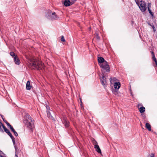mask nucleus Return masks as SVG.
<instances>
[{"mask_svg":"<svg viewBox=\"0 0 157 157\" xmlns=\"http://www.w3.org/2000/svg\"><path fill=\"white\" fill-rule=\"evenodd\" d=\"M29 67L32 69H42L44 67V65L41 61H39L34 58H30L29 59Z\"/></svg>","mask_w":157,"mask_h":157,"instance_id":"nucleus-1","label":"nucleus"},{"mask_svg":"<svg viewBox=\"0 0 157 157\" xmlns=\"http://www.w3.org/2000/svg\"><path fill=\"white\" fill-rule=\"evenodd\" d=\"M25 118L26 119V123L29 129L31 131H33V129L34 127V121L30 116L28 114H26L25 116Z\"/></svg>","mask_w":157,"mask_h":157,"instance_id":"nucleus-2","label":"nucleus"},{"mask_svg":"<svg viewBox=\"0 0 157 157\" xmlns=\"http://www.w3.org/2000/svg\"><path fill=\"white\" fill-rule=\"evenodd\" d=\"M110 86L111 87L112 93L115 95L118 96L120 94L119 89L120 88L121 84L120 82H115L111 84Z\"/></svg>","mask_w":157,"mask_h":157,"instance_id":"nucleus-3","label":"nucleus"},{"mask_svg":"<svg viewBox=\"0 0 157 157\" xmlns=\"http://www.w3.org/2000/svg\"><path fill=\"white\" fill-rule=\"evenodd\" d=\"M45 16L48 19L51 20H56L59 18L55 12L50 10H47L45 13Z\"/></svg>","mask_w":157,"mask_h":157,"instance_id":"nucleus-4","label":"nucleus"},{"mask_svg":"<svg viewBox=\"0 0 157 157\" xmlns=\"http://www.w3.org/2000/svg\"><path fill=\"white\" fill-rule=\"evenodd\" d=\"M135 2L141 11L144 12L145 11L147 8L146 4L142 0H135Z\"/></svg>","mask_w":157,"mask_h":157,"instance_id":"nucleus-5","label":"nucleus"},{"mask_svg":"<svg viewBox=\"0 0 157 157\" xmlns=\"http://www.w3.org/2000/svg\"><path fill=\"white\" fill-rule=\"evenodd\" d=\"M101 68L102 72H103V71H106L109 72L110 71V68L108 65V62L105 61L104 63L99 64Z\"/></svg>","mask_w":157,"mask_h":157,"instance_id":"nucleus-6","label":"nucleus"},{"mask_svg":"<svg viewBox=\"0 0 157 157\" xmlns=\"http://www.w3.org/2000/svg\"><path fill=\"white\" fill-rule=\"evenodd\" d=\"M102 75L101 78H100V80L102 84L104 87L106 86L107 84L106 80V78L104 76V74L103 72H102Z\"/></svg>","mask_w":157,"mask_h":157,"instance_id":"nucleus-7","label":"nucleus"},{"mask_svg":"<svg viewBox=\"0 0 157 157\" xmlns=\"http://www.w3.org/2000/svg\"><path fill=\"white\" fill-rule=\"evenodd\" d=\"M93 144L94 145V147L96 151L98 153H101V151L100 148L97 142L96 141L93 142Z\"/></svg>","mask_w":157,"mask_h":157,"instance_id":"nucleus-8","label":"nucleus"},{"mask_svg":"<svg viewBox=\"0 0 157 157\" xmlns=\"http://www.w3.org/2000/svg\"><path fill=\"white\" fill-rule=\"evenodd\" d=\"M46 108L47 109V113L48 117L51 119L52 120H54V118L51 115V113L50 111V109L49 107L48 106H47L46 107Z\"/></svg>","mask_w":157,"mask_h":157,"instance_id":"nucleus-9","label":"nucleus"},{"mask_svg":"<svg viewBox=\"0 0 157 157\" xmlns=\"http://www.w3.org/2000/svg\"><path fill=\"white\" fill-rule=\"evenodd\" d=\"M98 60L99 64L103 63H104L106 61L103 57H98Z\"/></svg>","mask_w":157,"mask_h":157,"instance_id":"nucleus-10","label":"nucleus"},{"mask_svg":"<svg viewBox=\"0 0 157 157\" xmlns=\"http://www.w3.org/2000/svg\"><path fill=\"white\" fill-rule=\"evenodd\" d=\"M117 79L115 77H112L110 78V84H113L115 82H117Z\"/></svg>","mask_w":157,"mask_h":157,"instance_id":"nucleus-11","label":"nucleus"},{"mask_svg":"<svg viewBox=\"0 0 157 157\" xmlns=\"http://www.w3.org/2000/svg\"><path fill=\"white\" fill-rule=\"evenodd\" d=\"M63 4L66 6H68L72 5L69 0H65L63 2Z\"/></svg>","mask_w":157,"mask_h":157,"instance_id":"nucleus-12","label":"nucleus"},{"mask_svg":"<svg viewBox=\"0 0 157 157\" xmlns=\"http://www.w3.org/2000/svg\"><path fill=\"white\" fill-rule=\"evenodd\" d=\"M15 63L17 65H19L20 63V61L17 56L13 58Z\"/></svg>","mask_w":157,"mask_h":157,"instance_id":"nucleus-13","label":"nucleus"},{"mask_svg":"<svg viewBox=\"0 0 157 157\" xmlns=\"http://www.w3.org/2000/svg\"><path fill=\"white\" fill-rule=\"evenodd\" d=\"M32 86L30 85V82L28 81L26 84V89L27 90H29L31 89Z\"/></svg>","mask_w":157,"mask_h":157,"instance_id":"nucleus-14","label":"nucleus"},{"mask_svg":"<svg viewBox=\"0 0 157 157\" xmlns=\"http://www.w3.org/2000/svg\"><path fill=\"white\" fill-rule=\"evenodd\" d=\"M63 122L66 127H67L69 126V125L68 122L66 120V119L64 118L63 120Z\"/></svg>","mask_w":157,"mask_h":157,"instance_id":"nucleus-15","label":"nucleus"},{"mask_svg":"<svg viewBox=\"0 0 157 157\" xmlns=\"http://www.w3.org/2000/svg\"><path fill=\"white\" fill-rule=\"evenodd\" d=\"M145 127L148 131H150L151 129V126L148 123H146L145 124Z\"/></svg>","mask_w":157,"mask_h":157,"instance_id":"nucleus-16","label":"nucleus"},{"mask_svg":"<svg viewBox=\"0 0 157 157\" xmlns=\"http://www.w3.org/2000/svg\"><path fill=\"white\" fill-rule=\"evenodd\" d=\"M148 7H147L148 10L149 12L150 13V14L152 15L153 16V14L151 12V10L150 9V7L151 6V4L150 3H148Z\"/></svg>","mask_w":157,"mask_h":157,"instance_id":"nucleus-17","label":"nucleus"},{"mask_svg":"<svg viewBox=\"0 0 157 157\" xmlns=\"http://www.w3.org/2000/svg\"><path fill=\"white\" fill-rule=\"evenodd\" d=\"M139 111L141 113H143L145 111V108L144 107H141L139 108Z\"/></svg>","mask_w":157,"mask_h":157,"instance_id":"nucleus-18","label":"nucleus"},{"mask_svg":"<svg viewBox=\"0 0 157 157\" xmlns=\"http://www.w3.org/2000/svg\"><path fill=\"white\" fill-rule=\"evenodd\" d=\"M151 54H152V57L153 59V60L155 62H156V58H155V54L153 52H151Z\"/></svg>","mask_w":157,"mask_h":157,"instance_id":"nucleus-19","label":"nucleus"},{"mask_svg":"<svg viewBox=\"0 0 157 157\" xmlns=\"http://www.w3.org/2000/svg\"><path fill=\"white\" fill-rule=\"evenodd\" d=\"M3 126H5L0 121V131L1 132H3V130L2 129V128H3Z\"/></svg>","mask_w":157,"mask_h":157,"instance_id":"nucleus-20","label":"nucleus"},{"mask_svg":"<svg viewBox=\"0 0 157 157\" xmlns=\"http://www.w3.org/2000/svg\"><path fill=\"white\" fill-rule=\"evenodd\" d=\"M3 126H5L0 121V131L1 132H3V130L2 129V128H3Z\"/></svg>","mask_w":157,"mask_h":157,"instance_id":"nucleus-21","label":"nucleus"},{"mask_svg":"<svg viewBox=\"0 0 157 157\" xmlns=\"http://www.w3.org/2000/svg\"><path fill=\"white\" fill-rule=\"evenodd\" d=\"M12 140L13 144L14 145L15 149L16 151L17 149V147L15 145V142L14 138L13 139H12Z\"/></svg>","mask_w":157,"mask_h":157,"instance_id":"nucleus-22","label":"nucleus"},{"mask_svg":"<svg viewBox=\"0 0 157 157\" xmlns=\"http://www.w3.org/2000/svg\"><path fill=\"white\" fill-rule=\"evenodd\" d=\"M3 129L4 131L8 134L10 132L9 130L5 126H3Z\"/></svg>","mask_w":157,"mask_h":157,"instance_id":"nucleus-23","label":"nucleus"},{"mask_svg":"<svg viewBox=\"0 0 157 157\" xmlns=\"http://www.w3.org/2000/svg\"><path fill=\"white\" fill-rule=\"evenodd\" d=\"M10 55L13 58L17 56V55H16L13 52H11L10 53Z\"/></svg>","mask_w":157,"mask_h":157,"instance_id":"nucleus-24","label":"nucleus"},{"mask_svg":"<svg viewBox=\"0 0 157 157\" xmlns=\"http://www.w3.org/2000/svg\"><path fill=\"white\" fill-rule=\"evenodd\" d=\"M0 157H6L5 155L1 150H0Z\"/></svg>","mask_w":157,"mask_h":157,"instance_id":"nucleus-25","label":"nucleus"},{"mask_svg":"<svg viewBox=\"0 0 157 157\" xmlns=\"http://www.w3.org/2000/svg\"><path fill=\"white\" fill-rule=\"evenodd\" d=\"M148 157H155V154L151 153L148 155Z\"/></svg>","mask_w":157,"mask_h":157,"instance_id":"nucleus-26","label":"nucleus"},{"mask_svg":"<svg viewBox=\"0 0 157 157\" xmlns=\"http://www.w3.org/2000/svg\"><path fill=\"white\" fill-rule=\"evenodd\" d=\"M8 135L10 136L12 140L14 138L10 132L9 133Z\"/></svg>","mask_w":157,"mask_h":157,"instance_id":"nucleus-27","label":"nucleus"},{"mask_svg":"<svg viewBox=\"0 0 157 157\" xmlns=\"http://www.w3.org/2000/svg\"><path fill=\"white\" fill-rule=\"evenodd\" d=\"M8 135L10 136L12 140L14 138L10 132L9 133Z\"/></svg>","mask_w":157,"mask_h":157,"instance_id":"nucleus-28","label":"nucleus"},{"mask_svg":"<svg viewBox=\"0 0 157 157\" xmlns=\"http://www.w3.org/2000/svg\"><path fill=\"white\" fill-rule=\"evenodd\" d=\"M69 1L71 3V4H73L77 1V0H69Z\"/></svg>","mask_w":157,"mask_h":157,"instance_id":"nucleus-29","label":"nucleus"},{"mask_svg":"<svg viewBox=\"0 0 157 157\" xmlns=\"http://www.w3.org/2000/svg\"><path fill=\"white\" fill-rule=\"evenodd\" d=\"M61 40L63 42H65V40L63 36H62L61 38Z\"/></svg>","mask_w":157,"mask_h":157,"instance_id":"nucleus-30","label":"nucleus"},{"mask_svg":"<svg viewBox=\"0 0 157 157\" xmlns=\"http://www.w3.org/2000/svg\"><path fill=\"white\" fill-rule=\"evenodd\" d=\"M13 132L14 133V135L16 136H18V134L15 131V130H14Z\"/></svg>","mask_w":157,"mask_h":157,"instance_id":"nucleus-31","label":"nucleus"},{"mask_svg":"<svg viewBox=\"0 0 157 157\" xmlns=\"http://www.w3.org/2000/svg\"><path fill=\"white\" fill-rule=\"evenodd\" d=\"M9 128L12 132L14 130V129H13V128L11 125L10 126Z\"/></svg>","mask_w":157,"mask_h":157,"instance_id":"nucleus-32","label":"nucleus"},{"mask_svg":"<svg viewBox=\"0 0 157 157\" xmlns=\"http://www.w3.org/2000/svg\"><path fill=\"white\" fill-rule=\"evenodd\" d=\"M6 124H7V126L9 127L11 126V125L8 122H7Z\"/></svg>","mask_w":157,"mask_h":157,"instance_id":"nucleus-33","label":"nucleus"},{"mask_svg":"<svg viewBox=\"0 0 157 157\" xmlns=\"http://www.w3.org/2000/svg\"><path fill=\"white\" fill-rule=\"evenodd\" d=\"M96 38L97 39H98V40H99L100 39V37H99V36H98V35L97 34H96Z\"/></svg>","mask_w":157,"mask_h":157,"instance_id":"nucleus-34","label":"nucleus"},{"mask_svg":"<svg viewBox=\"0 0 157 157\" xmlns=\"http://www.w3.org/2000/svg\"><path fill=\"white\" fill-rule=\"evenodd\" d=\"M80 102H81V107L82 108V100H81V98H80Z\"/></svg>","mask_w":157,"mask_h":157,"instance_id":"nucleus-35","label":"nucleus"},{"mask_svg":"<svg viewBox=\"0 0 157 157\" xmlns=\"http://www.w3.org/2000/svg\"><path fill=\"white\" fill-rule=\"evenodd\" d=\"M3 121L6 124L7 123V122H8L5 119H3Z\"/></svg>","mask_w":157,"mask_h":157,"instance_id":"nucleus-36","label":"nucleus"},{"mask_svg":"<svg viewBox=\"0 0 157 157\" xmlns=\"http://www.w3.org/2000/svg\"><path fill=\"white\" fill-rule=\"evenodd\" d=\"M1 116L3 120V119H4V116L2 115H1Z\"/></svg>","mask_w":157,"mask_h":157,"instance_id":"nucleus-37","label":"nucleus"},{"mask_svg":"<svg viewBox=\"0 0 157 157\" xmlns=\"http://www.w3.org/2000/svg\"><path fill=\"white\" fill-rule=\"evenodd\" d=\"M153 29L154 32H155L156 31V29L155 28V29Z\"/></svg>","mask_w":157,"mask_h":157,"instance_id":"nucleus-38","label":"nucleus"},{"mask_svg":"<svg viewBox=\"0 0 157 157\" xmlns=\"http://www.w3.org/2000/svg\"><path fill=\"white\" fill-rule=\"evenodd\" d=\"M152 27L153 29H155V27H154V26L153 25H152Z\"/></svg>","mask_w":157,"mask_h":157,"instance_id":"nucleus-39","label":"nucleus"},{"mask_svg":"<svg viewBox=\"0 0 157 157\" xmlns=\"http://www.w3.org/2000/svg\"><path fill=\"white\" fill-rule=\"evenodd\" d=\"M15 155L17 157V156L16 154Z\"/></svg>","mask_w":157,"mask_h":157,"instance_id":"nucleus-40","label":"nucleus"}]
</instances>
